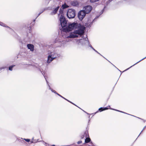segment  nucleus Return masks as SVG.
<instances>
[{
  "instance_id": "nucleus-1",
  "label": "nucleus",
  "mask_w": 146,
  "mask_h": 146,
  "mask_svg": "<svg viewBox=\"0 0 146 146\" xmlns=\"http://www.w3.org/2000/svg\"><path fill=\"white\" fill-rule=\"evenodd\" d=\"M92 9V7L90 5H87L84 7V10H81L78 13V16L79 19L81 21H82L86 14L89 13Z\"/></svg>"
},
{
  "instance_id": "nucleus-2",
  "label": "nucleus",
  "mask_w": 146,
  "mask_h": 146,
  "mask_svg": "<svg viewBox=\"0 0 146 146\" xmlns=\"http://www.w3.org/2000/svg\"><path fill=\"white\" fill-rule=\"evenodd\" d=\"M78 27V23L77 22H73L69 23L68 27L62 29V31L66 33L69 32L72 30L75 29Z\"/></svg>"
},
{
  "instance_id": "nucleus-3",
  "label": "nucleus",
  "mask_w": 146,
  "mask_h": 146,
  "mask_svg": "<svg viewBox=\"0 0 146 146\" xmlns=\"http://www.w3.org/2000/svg\"><path fill=\"white\" fill-rule=\"evenodd\" d=\"M60 54H57L54 52H51L50 54L48 56L47 62L48 64L49 63L54 59L60 57Z\"/></svg>"
},
{
  "instance_id": "nucleus-4",
  "label": "nucleus",
  "mask_w": 146,
  "mask_h": 146,
  "mask_svg": "<svg viewBox=\"0 0 146 146\" xmlns=\"http://www.w3.org/2000/svg\"><path fill=\"white\" fill-rule=\"evenodd\" d=\"M79 35L80 36L83 35L84 34L82 33V31L79 29L74 30L73 33H70L69 36L67 37L71 38H73L78 37Z\"/></svg>"
},
{
  "instance_id": "nucleus-5",
  "label": "nucleus",
  "mask_w": 146,
  "mask_h": 146,
  "mask_svg": "<svg viewBox=\"0 0 146 146\" xmlns=\"http://www.w3.org/2000/svg\"><path fill=\"white\" fill-rule=\"evenodd\" d=\"M99 16H96L95 18L92 20V19L90 17L89 18L87 22L85 23L84 25L86 28H90L93 24V23L96 21L98 18Z\"/></svg>"
},
{
  "instance_id": "nucleus-6",
  "label": "nucleus",
  "mask_w": 146,
  "mask_h": 146,
  "mask_svg": "<svg viewBox=\"0 0 146 146\" xmlns=\"http://www.w3.org/2000/svg\"><path fill=\"white\" fill-rule=\"evenodd\" d=\"M59 20L60 22V25L62 27L61 31H62V29L64 28L68 27L67 21L65 19L63 15H61L60 17Z\"/></svg>"
},
{
  "instance_id": "nucleus-7",
  "label": "nucleus",
  "mask_w": 146,
  "mask_h": 146,
  "mask_svg": "<svg viewBox=\"0 0 146 146\" xmlns=\"http://www.w3.org/2000/svg\"><path fill=\"white\" fill-rule=\"evenodd\" d=\"M77 41L79 42V43L83 46H86L88 45L89 46V44H90L88 40V38L86 37V38H83L80 39H77Z\"/></svg>"
},
{
  "instance_id": "nucleus-8",
  "label": "nucleus",
  "mask_w": 146,
  "mask_h": 146,
  "mask_svg": "<svg viewBox=\"0 0 146 146\" xmlns=\"http://www.w3.org/2000/svg\"><path fill=\"white\" fill-rule=\"evenodd\" d=\"M75 12V11L74 9H68L67 13V17L69 19L74 18L76 15Z\"/></svg>"
},
{
  "instance_id": "nucleus-9",
  "label": "nucleus",
  "mask_w": 146,
  "mask_h": 146,
  "mask_svg": "<svg viewBox=\"0 0 146 146\" xmlns=\"http://www.w3.org/2000/svg\"><path fill=\"white\" fill-rule=\"evenodd\" d=\"M90 143V146H92L93 145V143L91 141V140L90 138L89 137H86V139H85V142L83 144V145H84L86 143Z\"/></svg>"
},
{
  "instance_id": "nucleus-10",
  "label": "nucleus",
  "mask_w": 146,
  "mask_h": 146,
  "mask_svg": "<svg viewBox=\"0 0 146 146\" xmlns=\"http://www.w3.org/2000/svg\"><path fill=\"white\" fill-rule=\"evenodd\" d=\"M78 28H79V30H80L82 31V33L84 34V30L85 29L84 27L80 24H78Z\"/></svg>"
},
{
  "instance_id": "nucleus-11",
  "label": "nucleus",
  "mask_w": 146,
  "mask_h": 146,
  "mask_svg": "<svg viewBox=\"0 0 146 146\" xmlns=\"http://www.w3.org/2000/svg\"><path fill=\"white\" fill-rule=\"evenodd\" d=\"M28 48L30 49L31 51H33L34 50V46L31 44H28L27 45Z\"/></svg>"
},
{
  "instance_id": "nucleus-12",
  "label": "nucleus",
  "mask_w": 146,
  "mask_h": 146,
  "mask_svg": "<svg viewBox=\"0 0 146 146\" xmlns=\"http://www.w3.org/2000/svg\"><path fill=\"white\" fill-rule=\"evenodd\" d=\"M59 6H58L55 9H54V10H53L50 13V15H54L56 14L57 13L59 9Z\"/></svg>"
},
{
  "instance_id": "nucleus-13",
  "label": "nucleus",
  "mask_w": 146,
  "mask_h": 146,
  "mask_svg": "<svg viewBox=\"0 0 146 146\" xmlns=\"http://www.w3.org/2000/svg\"><path fill=\"white\" fill-rule=\"evenodd\" d=\"M71 4L74 6H77L79 5L78 3L76 1H72L71 2Z\"/></svg>"
},
{
  "instance_id": "nucleus-14",
  "label": "nucleus",
  "mask_w": 146,
  "mask_h": 146,
  "mask_svg": "<svg viewBox=\"0 0 146 146\" xmlns=\"http://www.w3.org/2000/svg\"><path fill=\"white\" fill-rule=\"evenodd\" d=\"M0 25H1V26L3 27H6L8 28L10 30H11V31H13V30L12 29H11L9 27L7 26L5 24H4L3 23H2L1 22H0Z\"/></svg>"
},
{
  "instance_id": "nucleus-15",
  "label": "nucleus",
  "mask_w": 146,
  "mask_h": 146,
  "mask_svg": "<svg viewBox=\"0 0 146 146\" xmlns=\"http://www.w3.org/2000/svg\"><path fill=\"white\" fill-rule=\"evenodd\" d=\"M58 95L60 97H61L62 98H63V99H64V100H66L68 102H70V103L72 104H73V105H75V106H76V105L74 104V103L72 102H71L69 100H68L67 99H66V98H64V97H63L62 96H61L60 94H58L57 95Z\"/></svg>"
},
{
  "instance_id": "nucleus-16",
  "label": "nucleus",
  "mask_w": 146,
  "mask_h": 146,
  "mask_svg": "<svg viewBox=\"0 0 146 146\" xmlns=\"http://www.w3.org/2000/svg\"><path fill=\"white\" fill-rule=\"evenodd\" d=\"M48 86L49 88V89L52 92H53L57 95L58 94V93L55 90H53L51 88L49 84H48Z\"/></svg>"
},
{
  "instance_id": "nucleus-17",
  "label": "nucleus",
  "mask_w": 146,
  "mask_h": 146,
  "mask_svg": "<svg viewBox=\"0 0 146 146\" xmlns=\"http://www.w3.org/2000/svg\"><path fill=\"white\" fill-rule=\"evenodd\" d=\"M89 47H90L91 48H92L94 51H95L96 52L100 54V55L102 57L103 56L99 52H98L90 44H89Z\"/></svg>"
},
{
  "instance_id": "nucleus-18",
  "label": "nucleus",
  "mask_w": 146,
  "mask_h": 146,
  "mask_svg": "<svg viewBox=\"0 0 146 146\" xmlns=\"http://www.w3.org/2000/svg\"><path fill=\"white\" fill-rule=\"evenodd\" d=\"M89 47H90L91 48H92L94 51H95L96 52L100 54V55L102 57L103 56L99 52H98L90 44H89Z\"/></svg>"
},
{
  "instance_id": "nucleus-19",
  "label": "nucleus",
  "mask_w": 146,
  "mask_h": 146,
  "mask_svg": "<svg viewBox=\"0 0 146 146\" xmlns=\"http://www.w3.org/2000/svg\"><path fill=\"white\" fill-rule=\"evenodd\" d=\"M145 58H146V56L145 57V58H143L142 59H141V60H139V61L138 62H137V63H135V64H133V65L132 66H130V67L129 68H128L127 69H126L125 71H126L127 70H128L130 68H131V67H132L133 66L135 65L136 64H137L139 62H140V61H141L142 60H143V59H145ZM123 71L122 72H123Z\"/></svg>"
},
{
  "instance_id": "nucleus-20",
  "label": "nucleus",
  "mask_w": 146,
  "mask_h": 146,
  "mask_svg": "<svg viewBox=\"0 0 146 146\" xmlns=\"http://www.w3.org/2000/svg\"><path fill=\"white\" fill-rule=\"evenodd\" d=\"M62 7L63 9H64L69 7V6L65 3L62 5Z\"/></svg>"
},
{
  "instance_id": "nucleus-21",
  "label": "nucleus",
  "mask_w": 146,
  "mask_h": 146,
  "mask_svg": "<svg viewBox=\"0 0 146 146\" xmlns=\"http://www.w3.org/2000/svg\"><path fill=\"white\" fill-rule=\"evenodd\" d=\"M103 111H104V110L103 109V107H101L99 109L98 111H97L96 112L94 113V115L95 114H96L98 112H102Z\"/></svg>"
},
{
  "instance_id": "nucleus-22",
  "label": "nucleus",
  "mask_w": 146,
  "mask_h": 146,
  "mask_svg": "<svg viewBox=\"0 0 146 146\" xmlns=\"http://www.w3.org/2000/svg\"><path fill=\"white\" fill-rule=\"evenodd\" d=\"M84 135V136L85 137H89L88 132V131H86L83 134Z\"/></svg>"
},
{
  "instance_id": "nucleus-23",
  "label": "nucleus",
  "mask_w": 146,
  "mask_h": 146,
  "mask_svg": "<svg viewBox=\"0 0 146 146\" xmlns=\"http://www.w3.org/2000/svg\"><path fill=\"white\" fill-rule=\"evenodd\" d=\"M37 68V70H38L42 74L43 76L44 75V72L42 71L39 68L37 67H36Z\"/></svg>"
},
{
  "instance_id": "nucleus-24",
  "label": "nucleus",
  "mask_w": 146,
  "mask_h": 146,
  "mask_svg": "<svg viewBox=\"0 0 146 146\" xmlns=\"http://www.w3.org/2000/svg\"><path fill=\"white\" fill-rule=\"evenodd\" d=\"M15 66V65H11L9 67V70L10 71H12L13 68Z\"/></svg>"
},
{
  "instance_id": "nucleus-25",
  "label": "nucleus",
  "mask_w": 146,
  "mask_h": 146,
  "mask_svg": "<svg viewBox=\"0 0 146 146\" xmlns=\"http://www.w3.org/2000/svg\"><path fill=\"white\" fill-rule=\"evenodd\" d=\"M103 108L104 110H108L109 108L110 109V108H110V106H108L107 107H103Z\"/></svg>"
},
{
  "instance_id": "nucleus-26",
  "label": "nucleus",
  "mask_w": 146,
  "mask_h": 146,
  "mask_svg": "<svg viewBox=\"0 0 146 146\" xmlns=\"http://www.w3.org/2000/svg\"><path fill=\"white\" fill-rule=\"evenodd\" d=\"M63 9H61V8H60L59 10V14H61V15H63Z\"/></svg>"
},
{
  "instance_id": "nucleus-27",
  "label": "nucleus",
  "mask_w": 146,
  "mask_h": 146,
  "mask_svg": "<svg viewBox=\"0 0 146 146\" xmlns=\"http://www.w3.org/2000/svg\"><path fill=\"white\" fill-rule=\"evenodd\" d=\"M106 7H104V8H103V9H102V11H101V12H100V14L99 15H97V16H99V17L103 13L104 10V9H105Z\"/></svg>"
},
{
  "instance_id": "nucleus-28",
  "label": "nucleus",
  "mask_w": 146,
  "mask_h": 146,
  "mask_svg": "<svg viewBox=\"0 0 146 146\" xmlns=\"http://www.w3.org/2000/svg\"><path fill=\"white\" fill-rule=\"evenodd\" d=\"M84 137V135L83 134H81L80 135V137L81 139H83Z\"/></svg>"
},
{
  "instance_id": "nucleus-29",
  "label": "nucleus",
  "mask_w": 146,
  "mask_h": 146,
  "mask_svg": "<svg viewBox=\"0 0 146 146\" xmlns=\"http://www.w3.org/2000/svg\"><path fill=\"white\" fill-rule=\"evenodd\" d=\"M100 0H90V2L91 3H94L99 1Z\"/></svg>"
},
{
  "instance_id": "nucleus-30",
  "label": "nucleus",
  "mask_w": 146,
  "mask_h": 146,
  "mask_svg": "<svg viewBox=\"0 0 146 146\" xmlns=\"http://www.w3.org/2000/svg\"><path fill=\"white\" fill-rule=\"evenodd\" d=\"M44 9L42 12H40V13H39L38 14V15L36 17V19L37 18V17L38 16H39L40 15V14L41 13H43V11H44Z\"/></svg>"
},
{
  "instance_id": "nucleus-31",
  "label": "nucleus",
  "mask_w": 146,
  "mask_h": 146,
  "mask_svg": "<svg viewBox=\"0 0 146 146\" xmlns=\"http://www.w3.org/2000/svg\"><path fill=\"white\" fill-rule=\"evenodd\" d=\"M43 76H44V78H45V80H46V83H47V84L48 85V84H48V81L47 80L46 78V77L44 75Z\"/></svg>"
},
{
  "instance_id": "nucleus-32",
  "label": "nucleus",
  "mask_w": 146,
  "mask_h": 146,
  "mask_svg": "<svg viewBox=\"0 0 146 146\" xmlns=\"http://www.w3.org/2000/svg\"><path fill=\"white\" fill-rule=\"evenodd\" d=\"M24 139L27 142H29L30 140L29 139Z\"/></svg>"
},
{
  "instance_id": "nucleus-33",
  "label": "nucleus",
  "mask_w": 146,
  "mask_h": 146,
  "mask_svg": "<svg viewBox=\"0 0 146 146\" xmlns=\"http://www.w3.org/2000/svg\"><path fill=\"white\" fill-rule=\"evenodd\" d=\"M82 143V141H81V140H80V141H78V142H77V143L78 144H80L81 143Z\"/></svg>"
},
{
  "instance_id": "nucleus-34",
  "label": "nucleus",
  "mask_w": 146,
  "mask_h": 146,
  "mask_svg": "<svg viewBox=\"0 0 146 146\" xmlns=\"http://www.w3.org/2000/svg\"><path fill=\"white\" fill-rule=\"evenodd\" d=\"M6 68V67H2L0 68V70H2Z\"/></svg>"
},
{
  "instance_id": "nucleus-35",
  "label": "nucleus",
  "mask_w": 146,
  "mask_h": 146,
  "mask_svg": "<svg viewBox=\"0 0 146 146\" xmlns=\"http://www.w3.org/2000/svg\"><path fill=\"white\" fill-rule=\"evenodd\" d=\"M119 112H121V113H126V114H127V113H125V112H124L122 111H119ZM129 115H130V114H129ZM132 115V116H134V117H135V116H134V115Z\"/></svg>"
},
{
  "instance_id": "nucleus-36",
  "label": "nucleus",
  "mask_w": 146,
  "mask_h": 146,
  "mask_svg": "<svg viewBox=\"0 0 146 146\" xmlns=\"http://www.w3.org/2000/svg\"><path fill=\"white\" fill-rule=\"evenodd\" d=\"M110 109H111V110H115V111H119V110H116V109H113V108H110Z\"/></svg>"
},
{
  "instance_id": "nucleus-37",
  "label": "nucleus",
  "mask_w": 146,
  "mask_h": 146,
  "mask_svg": "<svg viewBox=\"0 0 146 146\" xmlns=\"http://www.w3.org/2000/svg\"><path fill=\"white\" fill-rule=\"evenodd\" d=\"M36 19H34L33 20V23H32V25H34L35 23V20H36Z\"/></svg>"
},
{
  "instance_id": "nucleus-38",
  "label": "nucleus",
  "mask_w": 146,
  "mask_h": 146,
  "mask_svg": "<svg viewBox=\"0 0 146 146\" xmlns=\"http://www.w3.org/2000/svg\"><path fill=\"white\" fill-rule=\"evenodd\" d=\"M29 32L30 33H31V26H29Z\"/></svg>"
},
{
  "instance_id": "nucleus-39",
  "label": "nucleus",
  "mask_w": 146,
  "mask_h": 146,
  "mask_svg": "<svg viewBox=\"0 0 146 146\" xmlns=\"http://www.w3.org/2000/svg\"><path fill=\"white\" fill-rule=\"evenodd\" d=\"M83 111H84V112H85V113H87V114H88V115H91V114H94V113H92V114H89V113H88L86 112V111H84V110H83Z\"/></svg>"
},
{
  "instance_id": "nucleus-40",
  "label": "nucleus",
  "mask_w": 146,
  "mask_h": 146,
  "mask_svg": "<svg viewBox=\"0 0 146 146\" xmlns=\"http://www.w3.org/2000/svg\"><path fill=\"white\" fill-rule=\"evenodd\" d=\"M35 143V142H34V141H30L31 143Z\"/></svg>"
},
{
  "instance_id": "nucleus-41",
  "label": "nucleus",
  "mask_w": 146,
  "mask_h": 146,
  "mask_svg": "<svg viewBox=\"0 0 146 146\" xmlns=\"http://www.w3.org/2000/svg\"><path fill=\"white\" fill-rule=\"evenodd\" d=\"M146 127V126H145V127H144L143 129L142 130V131H141V132H142L143 131V130L144 129H145V128Z\"/></svg>"
},
{
  "instance_id": "nucleus-42",
  "label": "nucleus",
  "mask_w": 146,
  "mask_h": 146,
  "mask_svg": "<svg viewBox=\"0 0 146 146\" xmlns=\"http://www.w3.org/2000/svg\"><path fill=\"white\" fill-rule=\"evenodd\" d=\"M90 119H89L88 120V124H89V123L90 122Z\"/></svg>"
},
{
  "instance_id": "nucleus-43",
  "label": "nucleus",
  "mask_w": 146,
  "mask_h": 146,
  "mask_svg": "<svg viewBox=\"0 0 146 146\" xmlns=\"http://www.w3.org/2000/svg\"><path fill=\"white\" fill-rule=\"evenodd\" d=\"M72 145L71 144V145H67L66 146H72Z\"/></svg>"
},
{
  "instance_id": "nucleus-44",
  "label": "nucleus",
  "mask_w": 146,
  "mask_h": 146,
  "mask_svg": "<svg viewBox=\"0 0 146 146\" xmlns=\"http://www.w3.org/2000/svg\"><path fill=\"white\" fill-rule=\"evenodd\" d=\"M141 132H141L140 133V134L138 135V137H138L140 135V134L141 133Z\"/></svg>"
},
{
  "instance_id": "nucleus-45",
  "label": "nucleus",
  "mask_w": 146,
  "mask_h": 146,
  "mask_svg": "<svg viewBox=\"0 0 146 146\" xmlns=\"http://www.w3.org/2000/svg\"><path fill=\"white\" fill-rule=\"evenodd\" d=\"M103 57H104V58H105V59H106V60H107V61H108V60H107L105 57H104V56Z\"/></svg>"
},
{
  "instance_id": "nucleus-46",
  "label": "nucleus",
  "mask_w": 146,
  "mask_h": 146,
  "mask_svg": "<svg viewBox=\"0 0 146 146\" xmlns=\"http://www.w3.org/2000/svg\"><path fill=\"white\" fill-rule=\"evenodd\" d=\"M114 66H115V68H116L115 66H114V65L113 64H112Z\"/></svg>"
},
{
  "instance_id": "nucleus-47",
  "label": "nucleus",
  "mask_w": 146,
  "mask_h": 146,
  "mask_svg": "<svg viewBox=\"0 0 146 146\" xmlns=\"http://www.w3.org/2000/svg\"><path fill=\"white\" fill-rule=\"evenodd\" d=\"M51 146H55V145H52Z\"/></svg>"
},
{
  "instance_id": "nucleus-48",
  "label": "nucleus",
  "mask_w": 146,
  "mask_h": 146,
  "mask_svg": "<svg viewBox=\"0 0 146 146\" xmlns=\"http://www.w3.org/2000/svg\"><path fill=\"white\" fill-rule=\"evenodd\" d=\"M90 116H89V117H88V118H89V119H90Z\"/></svg>"
},
{
  "instance_id": "nucleus-49",
  "label": "nucleus",
  "mask_w": 146,
  "mask_h": 146,
  "mask_svg": "<svg viewBox=\"0 0 146 146\" xmlns=\"http://www.w3.org/2000/svg\"><path fill=\"white\" fill-rule=\"evenodd\" d=\"M117 69H118V70H119V71L120 72H121V71L120 70H119L118 68H117Z\"/></svg>"
},
{
  "instance_id": "nucleus-50",
  "label": "nucleus",
  "mask_w": 146,
  "mask_h": 146,
  "mask_svg": "<svg viewBox=\"0 0 146 146\" xmlns=\"http://www.w3.org/2000/svg\"><path fill=\"white\" fill-rule=\"evenodd\" d=\"M77 106V107H78V108H79V107H78V106H77L76 105V106Z\"/></svg>"
},
{
  "instance_id": "nucleus-51",
  "label": "nucleus",
  "mask_w": 146,
  "mask_h": 146,
  "mask_svg": "<svg viewBox=\"0 0 146 146\" xmlns=\"http://www.w3.org/2000/svg\"><path fill=\"white\" fill-rule=\"evenodd\" d=\"M138 118L139 119H141V118H139V117H138Z\"/></svg>"
},
{
  "instance_id": "nucleus-52",
  "label": "nucleus",
  "mask_w": 146,
  "mask_h": 146,
  "mask_svg": "<svg viewBox=\"0 0 146 146\" xmlns=\"http://www.w3.org/2000/svg\"><path fill=\"white\" fill-rule=\"evenodd\" d=\"M35 142V143L36 142L35 141V142Z\"/></svg>"
}]
</instances>
